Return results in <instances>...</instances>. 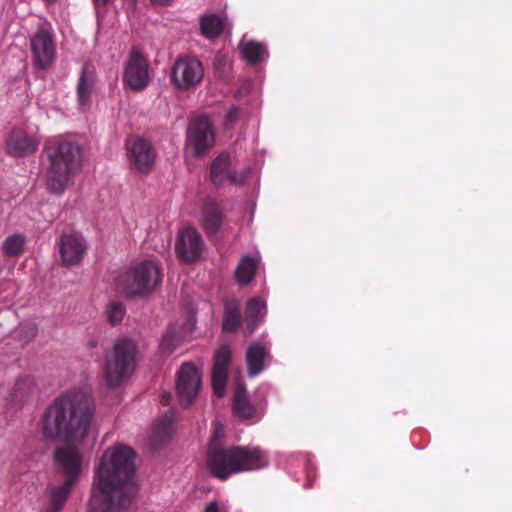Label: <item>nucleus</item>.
Wrapping results in <instances>:
<instances>
[{"instance_id":"obj_38","label":"nucleus","mask_w":512,"mask_h":512,"mask_svg":"<svg viewBox=\"0 0 512 512\" xmlns=\"http://www.w3.org/2000/svg\"><path fill=\"white\" fill-rule=\"evenodd\" d=\"M170 399H171V395H170V394H164V395L162 396L161 403H162L163 405H168V404H169V402H170Z\"/></svg>"},{"instance_id":"obj_18","label":"nucleus","mask_w":512,"mask_h":512,"mask_svg":"<svg viewBox=\"0 0 512 512\" xmlns=\"http://www.w3.org/2000/svg\"><path fill=\"white\" fill-rule=\"evenodd\" d=\"M38 146V139L22 129H13L6 140L7 153L14 157L33 154Z\"/></svg>"},{"instance_id":"obj_31","label":"nucleus","mask_w":512,"mask_h":512,"mask_svg":"<svg viewBox=\"0 0 512 512\" xmlns=\"http://www.w3.org/2000/svg\"><path fill=\"white\" fill-rule=\"evenodd\" d=\"M126 313L125 306L121 302H110L106 307V315L110 324L116 325L120 323Z\"/></svg>"},{"instance_id":"obj_8","label":"nucleus","mask_w":512,"mask_h":512,"mask_svg":"<svg viewBox=\"0 0 512 512\" xmlns=\"http://www.w3.org/2000/svg\"><path fill=\"white\" fill-rule=\"evenodd\" d=\"M54 464L55 478L77 484L83 467V456L73 445L65 444L55 449Z\"/></svg>"},{"instance_id":"obj_27","label":"nucleus","mask_w":512,"mask_h":512,"mask_svg":"<svg viewBox=\"0 0 512 512\" xmlns=\"http://www.w3.org/2000/svg\"><path fill=\"white\" fill-rule=\"evenodd\" d=\"M224 27V19L215 14H207L200 19L201 34L207 39L219 37L224 31Z\"/></svg>"},{"instance_id":"obj_2","label":"nucleus","mask_w":512,"mask_h":512,"mask_svg":"<svg viewBox=\"0 0 512 512\" xmlns=\"http://www.w3.org/2000/svg\"><path fill=\"white\" fill-rule=\"evenodd\" d=\"M94 414L91 396L83 390H70L58 396L42 418L45 438L65 442L82 441Z\"/></svg>"},{"instance_id":"obj_23","label":"nucleus","mask_w":512,"mask_h":512,"mask_svg":"<svg viewBox=\"0 0 512 512\" xmlns=\"http://www.w3.org/2000/svg\"><path fill=\"white\" fill-rule=\"evenodd\" d=\"M268 353V349L259 342H253L249 345L246 352V362L249 376H257L263 371V362L264 359L268 356Z\"/></svg>"},{"instance_id":"obj_5","label":"nucleus","mask_w":512,"mask_h":512,"mask_svg":"<svg viewBox=\"0 0 512 512\" xmlns=\"http://www.w3.org/2000/svg\"><path fill=\"white\" fill-rule=\"evenodd\" d=\"M136 342L129 338L117 340L106 354L103 376L109 388H116L134 372L137 361Z\"/></svg>"},{"instance_id":"obj_28","label":"nucleus","mask_w":512,"mask_h":512,"mask_svg":"<svg viewBox=\"0 0 512 512\" xmlns=\"http://www.w3.org/2000/svg\"><path fill=\"white\" fill-rule=\"evenodd\" d=\"M243 58L252 65L262 62L267 56L266 47L256 41H248L240 45Z\"/></svg>"},{"instance_id":"obj_1","label":"nucleus","mask_w":512,"mask_h":512,"mask_svg":"<svg viewBox=\"0 0 512 512\" xmlns=\"http://www.w3.org/2000/svg\"><path fill=\"white\" fill-rule=\"evenodd\" d=\"M135 451L124 444L107 449L95 472L90 512H125L133 503L136 486Z\"/></svg>"},{"instance_id":"obj_9","label":"nucleus","mask_w":512,"mask_h":512,"mask_svg":"<svg viewBox=\"0 0 512 512\" xmlns=\"http://www.w3.org/2000/svg\"><path fill=\"white\" fill-rule=\"evenodd\" d=\"M187 141L196 157L203 156L213 147L215 135L208 117L197 116L191 120L187 131Z\"/></svg>"},{"instance_id":"obj_21","label":"nucleus","mask_w":512,"mask_h":512,"mask_svg":"<svg viewBox=\"0 0 512 512\" xmlns=\"http://www.w3.org/2000/svg\"><path fill=\"white\" fill-rule=\"evenodd\" d=\"M96 83L95 69L91 64H85L82 67L77 84V98L80 106L89 103L94 86Z\"/></svg>"},{"instance_id":"obj_17","label":"nucleus","mask_w":512,"mask_h":512,"mask_svg":"<svg viewBox=\"0 0 512 512\" xmlns=\"http://www.w3.org/2000/svg\"><path fill=\"white\" fill-rule=\"evenodd\" d=\"M230 362L231 350L229 346H220L215 352L212 368V387L215 395L218 397H222L224 395Z\"/></svg>"},{"instance_id":"obj_13","label":"nucleus","mask_w":512,"mask_h":512,"mask_svg":"<svg viewBox=\"0 0 512 512\" xmlns=\"http://www.w3.org/2000/svg\"><path fill=\"white\" fill-rule=\"evenodd\" d=\"M148 62L137 50H132L123 73V83L133 91H142L149 84Z\"/></svg>"},{"instance_id":"obj_10","label":"nucleus","mask_w":512,"mask_h":512,"mask_svg":"<svg viewBox=\"0 0 512 512\" xmlns=\"http://www.w3.org/2000/svg\"><path fill=\"white\" fill-rule=\"evenodd\" d=\"M127 159L130 167L141 174H148L156 161V151L152 144L140 137L126 142Z\"/></svg>"},{"instance_id":"obj_41","label":"nucleus","mask_w":512,"mask_h":512,"mask_svg":"<svg viewBox=\"0 0 512 512\" xmlns=\"http://www.w3.org/2000/svg\"><path fill=\"white\" fill-rule=\"evenodd\" d=\"M47 3H53L55 2L56 0H45Z\"/></svg>"},{"instance_id":"obj_14","label":"nucleus","mask_w":512,"mask_h":512,"mask_svg":"<svg viewBox=\"0 0 512 512\" xmlns=\"http://www.w3.org/2000/svg\"><path fill=\"white\" fill-rule=\"evenodd\" d=\"M203 240L200 233L193 227L181 230L175 243L177 257L185 263H193L198 260L203 250Z\"/></svg>"},{"instance_id":"obj_34","label":"nucleus","mask_w":512,"mask_h":512,"mask_svg":"<svg viewBox=\"0 0 512 512\" xmlns=\"http://www.w3.org/2000/svg\"><path fill=\"white\" fill-rule=\"evenodd\" d=\"M26 386L27 384L24 381L16 382L13 388V395L11 399L12 402H14L15 404H19L24 400V397L21 393L26 388Z\"/></svg>"},{"instance_id":"obj_6","label":"nucleus","mask_w":512,"mask_h":512,"mask_svg":"<svg viewBox=\"0 0 512 512\" xmlns=\"http://www.w3.org/2000/svg\"><path fill=\"white\" fill-rule=\"evenodd\" d=\"M159 264L154 260L143 261L121 273L117 287L128 298H141L150 295L162 282Z\"/></svg>"},{"instance_id":"obj_19","label":"nucleus","mask_w":512,"mask_h":512,"mask_svg":"<svg viewBox=\"0 0 512 512\" xmlns=\"http://www.w3.org/2000/svg\"><path fill=\"white\" fill-rule=\"evenodd\" d=\"M202 228L208 238L216 236L220 231L225 215L220 205L213 199L207 198L202 206Z\"/></svg>"},{"instance_id":"obj_15","label":"nucleus","mask_w":512,"mask_h":512,"mask_svg":"<svg viewBox=\"0 0 512 512\" xmlns=\"http://www.w3.org/2000/svg\"><path fill=\"white\" fill-rule=\"evenodd\" d=\"M61 261L65 266H76L84 258L86 243L77 232L63 233L59 240Z\"/></svg>"},{"instance_id":"obj_26","label":"nucleus","mask_w":512,"mask_h":512,"mask_svg":"<svg viewBox=\"0 0 512 512\" xmlns=\"http://www.w3.org/2000/svg\"><path fill=\"white\" fill-rule=\"evenodd\" d=\"M233 413L241 419H252L256 415V408L249 401L245 387L238 386L234 393Z\"/></svg>"},{"instance_id":"obj_35","label":"nucleus","mask_w":512,"mask_h":512,"mask_svg":"<svg viewBox=\"0 0 512 512\" xmlns=\"http://www.w3.org/2000/svg\"><path fill=\"white\" fill-rule=\"evenodd\" d=\"M239 113V109L235 106H232L226 113L224 118L225 127H230L233 125L234 121L237 119Z\"/></svg>"},{"instance_id":"obj_40","label":"nucleus","mask_w":512,"mask_h":512,"mask_svg":"<svg viewBox=\"0 0 512 512\" xmlns=\"http://www.w3.org/2000/svg\"><path fill=\"white\" fill-rule=\"evenodd\" d=\"M171 0H151L152 3L154 4H161V5H166L170 2Z\"/></svg>"},{"instance_id":"obj_32","label":"nucleus","mask_w":512,"mask_h":512,"mask_svg":"<svg viewBox=\"0 0 512 512\" xmlns=\"http://www.w3.org/2000/svg\"><path fill=\"white\" fill-rule=\"evenodd\" d=\"M180 337L174 328H169L164 334L160 343V349L163 353L170 354L178 346Z\"/></svg>"},{"instance_id":"obj_20","label":"nucleus","mask_w":512,"mask_h":512,"mask_svg":"<svg viewBox=\"0 0 512 512\" xmlns=\"http://www.w3.org/2000/svg\"><path fill=\"white\" fill-rule=\"evenodd\" d=\"M210 181L217 187L224 185L226 182L232 184H241L242 180L237 179V175L231 169L229 155L222 153L219 154L211 163Z\"/></svg>"},{"instance_id":"obj_24","label":"nucleus","mask_w":512,"mask_h":512,"mask_svg":"<svg viewBox=\"0 0 512 512\" xmlns=\"http://www.w3.org/2000/svg\"><path fill=\"white\" fill-rule=\"evenodd\" d=\"M266 310V303L259 297H253L247 302L245 321L250 333L263 321Z\"/></svg>"},{"instance_id":"obj_33","label":"nucleus","mask_w":512,"mask_h":512,"mask_svg":"<svg viewBox=\"0 0 512 512\" xmlns=\"http://www.w3.org/2000/svg\"><path fill=\"white\" fill-rule=\"evenodd\" d=\"M224 436H225V430H224L223 425L219 422L214 423L213 433L210 437L208 448L223 447L221 445V441L223 440Z\"/></svg>"},{"instance_id":"obj_29","label":"nucleus","mask_w":512,"mask_h":512,"mask_svg":"<svg viewBox=\"0 0 512 512\" xmlns=\"http://www.w3.org/2000/svg\"><path fill=\"white\" fill-rule=\"evenodd\" d=\"M256 268V262L252 257H243L235 271L236 281L241 285L249 284L255 276Z\"/></svg>"},{"instance_id":"obj_37","label":"nucleus","mask_w":512,"mask_h":512,"mask_svg":"<svg viewBox=\"0 0 512 512\" xmlns=\"http://www.w3.org/2000/svg\"><path fill=\"white\" fill-rule=\"evenodd\" d=\"M204 512H219L218 503L216 501L209 502L206 505Z\"/></svg>"},{"instance_id":"obj_7","label":"nucleus","mask_w":512,"mask_h":512,"mask_svg":"<svg viewBox=\"0 0 512 512\" xmlns=\"http://www.w3.org/2000/svg\"><path fill=\"white\" fill-rule=\"evenodd\" d=\"M203 77V65L194 56H178L171 67V82L180 91L193 90L202 82Z\"/></svg>"},{"instance_id":"obj_22","label":"nucleus","mask_w":512,"mask_h":512,"mask_svg":"<svg viewBox=\"0 0 512 512\" xmlns=\"http://www.w3.org/2000/svg\"><path fill=\"white\" fill-rule=\"evenodd\" d=\"M242 323L241 304L237 299L224 301V313L222 327L228 333L236 332Z\"/></svg>"},{"instance_id":"obj_39","label":"nucleus","mask_w":512,"mask_h":512,"mask_svg":"<svg viewBox=\"0 0 512 512\" xmlns=\"http://www.w3.org/2000/svg\"><path fill=\"white\" fill-rule=\"evenodd\" d=\"M96 6H105L110 0H93Z\"/></svg>"},{"instance_id":"obj_11","label":"nucleus","mask_w":512,"mask_h":512,"mask_svg":"<svg viewBox=\"0 0 512 512\" xmlns=\"http://www.w3.org/2000/svg\"><path fill=\"white\" fill-rule=\"evenodd\" d=\"M201 387V377L192 363H184L177 372L176 391L181 406L191 405Z\"/></svg>"},{"instance_id":"obj_3","label":"nucleus","mask_w":512,"mask_h":512,"mask_svg":"<svg viewBox=\"0 0 512 512\" xmlns=\"http://www.w3.org/2000/svg\"><path fill=\"white\" fill-rule=\"evenodd\" d=\"M207 465L213 476L226 480L233 474L262 469L268 465V460L257 447H213L208 448Z\"/></svg>"},{"instance_id":"obj_25","label":"nucleus","mask_w":512,"mask_h":512,"mask_svg":"<svg viewBox=\"0 0 512 512\" xmlns=\"http://www.w3.org/2000/svg\"><path fill=\"white\" fill-rule=\"evenodd\" d=\"M174 416V412L170 410L155 423L150 436V441L154 446L161 445L169 440L172 433Z\"/></svg>"},{"instance_id":"obj_36","label":"nucleus","mask_w":512,"mask_h":512,"mask_svg":"<svg viewBox=\"0 0 512 512\" xmlns=\"http://www.w3.org/2000/svg\"><path fill=\"white\" fill-rule=\"evenodd\" d=\"M37 330L38 329H37L36 325L30 324V325L24 326L21 329V333L24 335V338L26 339V341L29 342L35 338V336L37 335Z\"/></svg>"},{"instance_id":"obj_4","label":"nucleus","mask_w":512,"mask_h":512,"mask_svg":"<svg viewBox=\"0 0 512 512\" xmlns=\"http://www.w3.org/2000/svg\"><path fill=\"white\" fill-rule=\"evenodd\" d=\"M44 153L47 187L51 192L61 194L80 167L81 149L74 142L55 140L45 147Z\"/></svg>"},{"instance_id":"obj_30","label":"nucleus","mask_w":512,"mask_h":512,"mask_svg":"<svg viewBox=\"0 0 512 512\" xmlns=\"http://www.w3.org/2000/svg\"><path fill=\"white\" fill-rule=\"evenodd\" d=\"M25 237L21 234L9 236L3 243L2 249L6 256L15 257L23 253Z\"/></svg>"},{"instance_id":"obj_16","label":"nucleus","mask_w":512,"mask_h":512,"mask_svg":"<svg viewBox=\"0 0 512 512\" xmlns=\"http://www.w3.org/2000/svg\"><path fill=\"white\" fill-rule=\"evenodd\" d=\"M76 484L59 480L48 483L41 512H61Z\"/></svg>"},{"instance_id":"obj_12","label":"nucleus","mask_w":512,"mask_h":512,"mask_svg":"<svg viewBox=\"0 0 512 512\" xmlns=\"http://www.w3.org/2000/svg\"><path fill=\"white\" fill-rule=\"evenodd\" d=\"M34 65L40 69L48 68L55 59V43L52 33L40 27L30 39Z\"/></svg>"}]
</instances>
